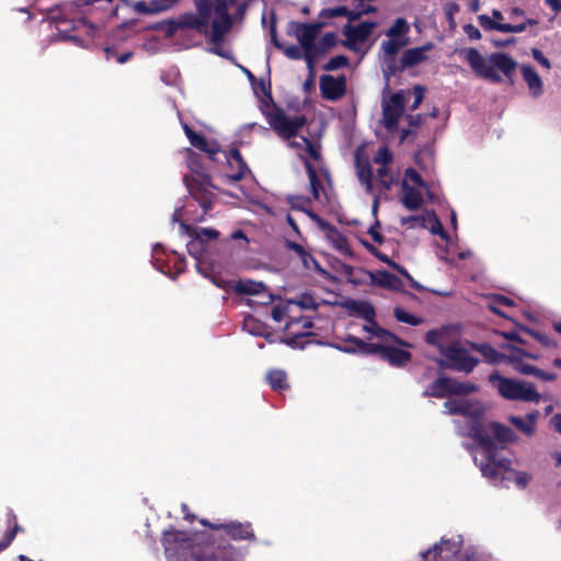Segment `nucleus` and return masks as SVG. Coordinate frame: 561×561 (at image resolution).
Wrapping results in <instances>:
<instances>
[{
    "label": "nucleus",
    "instance_id": "a19ab883",
    "mask_svg": "<svg viewBox=\"0 0 561 561\" xmlns=\"http://www.w3.org/2000/svg\"><path fill=\"white\" fill-rule=\"evenodd\" d=\"M520 331L536 339L543 347L556 348L558 345L553 339L542 332L529 329L527 327H522Z\"/></svg>",
    "mask_w": 561,
    "mask_h": 561
},
{
    "label": "nucleus",
    "instance_id": "4be33fe9",
    "mask_svg": "<svg viewBox=\"0 0 561 561\" xmlns=\"http://www.w3.org/2000/svg\"><path fill=\"white\" fill-rule=\"evenodd\" d=\"M360 244L376 259L379 261L386 263L389 267L397 271L399 274H401L403 277H405L409 282L413 276L408 272L405 267L398 264L393 260H391L387 254L382 253L380 250H378L374 244H371L366 239H359Z\"/></svg>",
    "mask_w": 561,
    "mask_h": 561
},
{
    "label": "nucleus",
    "instance_id": "8fccbe9b",
    "mask_svg": "<svg viewBox=\"0 0 561 561\" xmlns=\"http://www.w3.org/2000/svg\"><path fill=\"white\" fill-rule=\"evenodd\" d=\"M348 65V58L344 55H337L332 58L323 66L327 71H334Z\"/></svg>",
    "mask_w": 561,
    "mask_h": 561
},
{
    "label": "nucleus",
    "instance_id": "20e7f679",
    "mask_svg": "<svg viewBox=\"0 0 561 561\" xmlns=\"http://www.w3.org/2000/svg\"><path fill=\"white\" fill-rule=\"evenodd\" d=\"M463 54L472 71L478 77L493 83L502 81V77L497 73L496 69L506 78H511L517 67V62L505 53H493L488 57V60L483 58L477 48H467Z\"/></svg>",
    "mask_w": 561,
    "mask_h": 561
},
{
    "label": "nucleus",
    "instance_id": "4d7b16f0",
    "mask_svg": "<svg viewBox=\"0 0 561 561\" xmlns=\"http://www.w3.org/2000/svg\"><path fill=\"white\" fill-rule=\"evenodd\" d=\"M404 175L407 179H409L411 182H413L415 185L420 187H427L426 182L423 180L421 174L413 168H408L404 172Z\"/></svg>",
    "mask_w": 561,
    "mask_h": 561
},
{
    "label": "nucleus",
    "instance_id": "39448f33",
    "mask_svg": "<svg viewBox=\"0 0 561 561\" xmlns=\"http://www.w3.org/2000/svg\"><path fill=\"white\" fill-rule=\"evenodd\" d=\"M489 382L505 400L538 403L542 399L536 385L527 380L504 377L494 371L489 376Z\"/></svg>",
    "mask_w": 561,
    "mask_h": 561
},
{
    "label": "nucleus",
    "instance_id": "69168bd1",
    "mask_svg": "<svg viewBox=\"0 0 561 561\" xmlns=\"http://www.w3.org/2000/svg\"><path fill=\"white\" fill-rule=\"evenodd\" d=\"M347 13V8L344 5L323 9L321 15L327 18L344 16Z\"/></svg>",
    "mask_w": 561,
    "mask_h": 561
},
{
    "label": "nucleus",
    "instance_id": "aec40b11",
    "mask_svg": "<svg viewBox=\"0 0 561 561\" xmlns=\"http://www.w3.org/2000/svg\"><path fill=\"white\" fill-rule=\"evenodd\" d=\"M346 342L354 343L356 347L351 346H337V348L345 353H364V354H378L381 358H383V353L387 346L376 343H366L364 340L348 335L346 337Z\"/></svg>",
    "mask_w": 561,
    "mask_h": 561
},
{
    "label": "nucleus",
    "instance_id": "052dcab7",
    "mask_svg": "<svg viewBox=\"0 0 561 561\" xmlns=\"http://www.w3.org/2000/svg\"><path fill=\"white\" fill-rule=\"evenodd\" d=\"M385 104L403 113L404 96L401 92H397L392 94L389 102H386Z\"/></svg>",
    "mask_w": 561,
    "mask_h": 561
},
{
    "label": "nucleus",
    "instance_id": "f8f14e48",
    "mask_svg": "<svg viewBox=\"0 0 561 561\" xmlns=\"http://www.w3.org/2000/svg\"><path fill=\"white\" fill-rule=\"evenodd\" d=\"M460 546L451 539L442 538L439 543L433 546L422 554L423 561H458Z\"/></svg>",
    "mask_w": 561,
    "mask_h": 561
},
{
    "label": "nucleus",
    "instance_id": "9b49d317",
    "mask_svg": "<svg viewBox=\"0 0 561 561\" xmlns=\"http://www.w3.org/2000/svg\"><path fill=\"white\" fill-rule=\"evenodd\" d=\"M360 273L368 277L369 285L377 286L383 289L403 293L410 297L415 298L414 294L404 290V284L397 275L386 270H378L376 272H371L363 268L360 270Z\"/></svg>",
    "mask_w": 561,
    "mask_h": 561
},
{
    "label": "nucleus",
    "instance_id": "a211bd4d",
    "mask_svg": "<svg viewBox=\"0 0 561 561\" xmlns=\"http://www.w3.org/2000/svg\"><path fill=\"white\" fill-rule=\"evenodd\" d=\"M183 129L193 147L206 152L211 160L216 159L215 156L219 152V146L216 141L209 142L204 135L196 133L187 124H183Z\"/></svg>",
    "mask_w": 561,
    "mask_h": 561
},
{
    "label": "nucleus",
    "instance_id": "bf43d9fd",
    "mask_svg": "<svg viewBox=\"0 0 561 561\" xmlns=\"http://www.w3.org/2000/svg\"><path fill=\"white\" fill-rule=\"evenodd\" d=\"M386 64L387 66L386 69H383V75L387 80H389L390 77L396 76L399 71H402L400 66H398L396 58L389 57Z\"/></svg>",
    "mask_w": 561,
    "mask_h": 561
},
{
    "label": "nucleus",
    "instance_id": "b1692460",
    "mask_svg": "<svg viewBox=\"0 0 561 561\" xmlns=\"http://www.w3.org/2000/svg\"><path fill=\"white\" fill-rule=\"evenodd\" d=\"M179 0H151L146 2L144 0L136 1L133 9L138 14H154L172 8Z\"/></svg>",
    "mask_w": 561,
    "mask_h": 561
},
{
    "label": "nucleus",
    "instance_id": "37998d69",
    "mask_svg": "<svg viewBox=\"0 0 561 561\" xmlns=\"http://www.w3.org/2000/svg\"><path fill=\"white\" fill-rule=\"evenodd\" d=\"M394 318L402 323H407L410 325H419L423 322V319L407 312L401 307H396L393 310Z\"/></svg>",
    "mask_w": 561,
    "mask_h": 561
},
{
    "label": "nucleus",
    "instance_id": "ddd939ff",
    "mask_svg": "<svg viewBox=\"0 0 561 561\" xmlns=\"http://www.w3.org/2000/svg\"><path fill=\"white\" fill-rule=\"evenodd\" d=\"M320 92L321 96L328 101H337L346 93V77L341 75L333 77L331 75H322L320 77Z\"/></svg>",
    "mask_w": 561,
    "mask_h": 561
},
{
    "label": "nucleus",
    "instance_id": "f257e3e1",
    "mask_svg": "<svg viewBox=\"0 0 561 561\" xmlns=\"http://www.w3.org/2000/svg\"><path fill=\"white\" fill-rule=\"evenodd\" d=\"M196 13H184L176 20H164L156 23L152 28L164 33L171 38L179 30L191 28L207 37L213 45L211 53L229 58L230 53L221 47L226 34L233 25L226 0H194Z\"/></svg>",
    "mask_w": 561,
    "mask_h": 561
},
{
    "label": "nucleus",
    "instance_id": "7ed1b4c3",
    "mask_svg": "<svg viewBox=\"0 0 561 561\" xmlns=\"http://www.w3.org/2000/svg\"><path fill=\"white\" fill-rule=\"evenodd\" d=\"M473 351L480 353L484 360L489 364H500L507 362L512 367L522 375L534 376L542 381H554L558 376L556 373L545 371L534 365L526 364L524 358L539 359L540 354L530 350L520 348L514 345H502L507 354L500 353L489 343H470Z\"/></svg>",
    "mask_w": 561,
    "mask_h": 561
},
{
    "label": "nucleus",
    "instance_id": "6e6552de",
    "mask_svg": "<svg viewBox=\"0 0 561 561\" xmlns=\"http://www.w3.org/2000/svg\"><path fill=\"white\" fill-rule=\"evenodd\" d=\"M183 181L190 194L199 204L204 213H208L211 209L215 196L211 188H216L211 183V176L206 173H197L194 176H184Z\"/></svg>",
    "mask_w": 561,
    "mask_h": 561
},
{
    "label": "nucleus",
    "instance_id": "f3484780",
    "mask_svg": "<svg viewBox=\"0 0 561 561\" xmlns=\"http://www.w3.org/2000/svg\"><path fill=\"white\" fill-rule=\"evenodd\" d=\"M539 417L540 412L538 410H531L524 417L517 415L508 416V422L525 436L533 437L536 434Z\"/></svg>",
    "mask_w": 561,
    "mask_h": 561
},
{
    "label": "nucleus",
    "instance_id": "f03ea898",
    "mask_svg": "<svg viewBox=\"0 0 561 561\" xmlns=\"http://www.w3.org/2000/svg\"><path fill=\"white\" fill-rule=\"evenodd\" d=\"M468 436L484 453L486 462L480 467L483 477L493 481L514 479L519 489H525L530 483L531 474L513 469L508 458L497 457L499 449H504L506 443H516L518 439L511 427L495 421L483 423L476 419L469 425Z\"/></svg>",
    "mask_w": 561,
    "mask_h": 561
},
{
    "label": "nucleus",
    "instance_id": "cd10ccee",
    "mask_svg": "<svg viewBox=\"0 0 561 561\" xmlns=\"http://www.w3.org/2000/svg\"><path fill=\"white\" fill-rule=\"evenodd\" d=\"M355 167L359 182L365 186V190L370 193L373 191L374 173L368 159L356 157Z\"/></svg>",
    "mask_w": 561,
    "mask_h": 561
},
{
    "label": "nucleus",
    "instance_id": "a878e982",
    "mask_svg": "<svg viewBox=\"0 0 561 561\" xmlns=\"http://www.w3.org/2000/svg\"><path fill=\"white\" fill-rule=\"evenodd\" d=\"M270 33H271V38H272L274 46L278 49H282L286 57H288L289 59H293V60L305 59V50L301 48V46L290 45V46L285 47L278 41L275 21L272 22Z\"/></svg>",
    "mask_w": 561,
    "mask_h": 561
},
{
    "label": "nucleus",
    "instance_id": "f704fd0d",
    "mask_svg": "<svg viewBox=\"0 0 561 561\" xmlns=\"http://www.w3.org/2000/svg\"><path fill=\"white\" fill-rule=\"evenodd\" d=\"M402 114V112L383 104L382 123L385 128L389 131L396 130L398 128V123Z\"/></svg>",
    "mask_w": 561,
    "mask_h": 561
},
{
    "label": "nucleus",
    "instance_id": "603ef678",
    "mask_svg": "<svg viewBox=\"0 0 561 561\" xmlns=\"http://www.w3.org/2000/svg\"><path fill=\"white\" fill-rule=\"evenodd\" d=\"M393 160V154L390 149L386 146L380 147L374 157V162L382 165H388Z\"/></svg>",
    "mask_w": 561,
    "mask_h": 561
},
{
    "label": "nucleus",
    "instance_id": "6ab92c4d",
    "mask_svg": "<svg viewBox=\"0 0 561 561\" xmlns=\"http://www.w3.org/2000/svg\"><path fill=\"white\" fill-rule=\"evenodd\" d=\"M434 48V44L427 42L423 46L409 48L403 51L400 59V69L405 70L424 62L427 59L426 53Z\"/></svg>",
    "mask_w": 561,
    "mask_h": 561
},
{
    "label": "nucleus",
    "instance_id": "9d476101",
    "mask_svg": "<svg viewBox=\"0 0 561 561\" xmlns=\"http://www.w3.org/2000/svg\"><path fill=\"white\" fill-rule=\"evenodd\" d=\"M267 121L271 127L285 139L296 137L298 131L307 124L305 115L289 117L279 107H275L268 114Z\"/></svg>",
    "mask_w": 561,
    "mask_h": 561
},
{
    "label": "nucleus",
    "instance_id": "a18cd8bd",
    "mask_svg": "<svg viewBox=\"0 0 561 561\" xmlns=\"http://www.w3.org/2000/svg\"><path fill=\"white\" fill-rule=\"evenodd\" d=\"M427 216H428L430 221L432 222V226L430 228L431 233L439 236L444 240H448V234L444 230V227H443L439 218L437 217L436 213L431 211L427 214Z\"/></svg>",
    "mask_w": 561,
    "mask_h": 561
},
{
    "label": "nucleus",
    "instance_id": "49530a36",
    "mask_svg": "<svg viewBox=\"0 0 561 561\" xmlns=\"http://www.w3.org/2000/svg\"><path fill=\"white\" fill-rule=\"evenodd\" d=\"M243 329L253 335H262L264 328L262 322L257 321L252 316H248L243 320Z\"/></svg>",
    "mask_w": 561,
    "mask_h": 561
},
{
    "label": "nucleus",
    "instance_id": "0e129e2a",
    "mask_svg": "<svg viewBox=\"0 0 561 561\" xmlns=\"http://www.w3.org/2000/svg\"><path fill=\"white\" fill-rule=\"evenodd\" d=\"M297 305L302 309L316 310L318 308V304L314 301V298L309 294L301 295Z\"/></svg>",
    "mask_w": 561,
    "mask_h": 561
},
{
    "label": "nucleus",
    "instance_id": "5fc2aeb1",
    "mask_svg": "<svg viewBox=\"0 0 561 561\" xmlns=\"http://www.w3.org/2000/svg\"><path fill=\"white\" fill-rule=\"evenodd\" d=\"M301 325V329L304 331H309L313 328V322L309 318L300 317V318H293L286 323V331L291 330L295 325Z\"/></svg>",
    "mask_w": 561,
    "mask_h": 561
},
{
    "label": "nucleus",
    "instance_id": "338daca9",
    "mask_svg": "<svg viewBox=\"0 0 561 561\" xmlns=\"http://www.w3.org/2000/svg\"><path fill=\"white\" fill-rule=\"evenodd\" d=\"M304 266L308 270L310 268H318L319 267V263L318 261L314 259V256L308 252L307 250L304 251V253L301 254V256H299Z\"/></svg>",
    "mask_w": 561,
    "mask_h": 561
},
{
    "label": "nucleus",
    "instance_id": "2f4dec72",
    "mask_svg": "<svg viewBox=\"0 0 561 561\" xmlns=\"http://www.w3.org/2000/svg\"><path fill=\"white\" fill-rule=\"evenodd\" d=\"M264 290L265 285L263 283L252 279H239L233 286V291L239 295H259Z\"/></svg>",
    "mask_w": 561,
    "mask_h": 561
},
{
    "label": "nucleus",
    "instance_id": "c756f323",
    "mask_svg": "<svg viewBox=\"0 0 561 561\" xmlns=\"http://www.w3.org/2000/svg\"><path fill=\"white\" fill-rule=\"evenodd\" d=\"M316 334L311 331L291 332L289 330L287 331V336L283 340V342L293 348L304 350L308 344L311 343L310 337Z\"/></svg>",
    "mask_w": 561,
    "mask_h": 561
},
{
    "label": "nucleus",
    "instance_id": "393cba45",
    "mask_svg": "<svg viewBox=\"0 0 561 561\" xmlns=\"http://www.w3.org/2000/svg\"><path fill=\"white\" fill-rule=\"evenodd\" d=\"M403 197L401 199L403 206L409 210H417L423 204V196L420 191L409 185L407 180L401 183Z\"/></svg>",
    "mask_w": 561,
    "mask_h": 561
},
{
    "label": "nucleus",
    "instance_id": "1a4fd4ad",
    "mask_svg": "<svg viewBox=\"0 0 561 561\" xmlns=\"http://www.w3.org/2000/svg\"><path fill=\"white\" fill-rule=\"evenodd\" d=\"M322 26L323 23L321 22L304 23L291 21L288 23L287 34L296 36L301 48L305 50V61L310 68H312L311 49Z\"/></svg>",
    "mask_w": 561,
    "mask_h": 561
},
{
    "label": "nucleus",
    "instance_id": "412c9836",
    "mask_svg": "<svg viewBox=\"0 0 561 561\" xmlns=\"http://www.w3.org/2000/svg\"><path fill=\"white\" fill-rule=\"evenodd\" d=\"M360 244L376 259L379 261L386 263L389 267L397 271L399 274H401L403 277H405L409 282L413 276L408 272L405 267L398 264L393 260H391L387 254L382 253L380 250H378L374 244H371L366 239H359Z\"/></svg>",
    "mask_w": 561,
    "mask_h": 561
},
{
    "label": "nucleus",
    "instance_id": "58836bf2",
    "mask_svg": "<svg viewBox=\"0 0 561 561\" xmlns=\"http://www.w3.org/2000/svg\"><path fill=\"white\" fill-rule=\"evenodd\" d=\"M191 240L187 242L186 248L190 255H192L196 261L201 262L206 252V245L190 232Z\"/></svg>",
    "mask_w": 561,
    "mask_h": 561
},
{
    "label": "nucleus",
    "instance_id": "6e6d98bb",
    "mask_svg": "<svg viewBox=\"0 0 561 561\" xmlns=\"http://www.w3.org/2000/svg\"><path fill=\"white\" fill-rule=\"evenodd\" d=\"M442 337L443 333L435 329L427 331V333L425 334L426 343L433 346H437L439 351L440 347H445L443 344H440Z\"/></svg>",
    "mask_w": 561,
    "mask_h": 561
},
{
    "label": "nucleus",
    "instance_id": "79ce46f5",
    "mask_svg": "<svg viewBox=\"0 0 561 561\" xmlns=\"http://www.w3.org/2000/svg\"><path fill=\"white\" fill-rule=\"evenodd\" d=\"M410 26L405 19L398 18L391 27L386 32L388 37L399 38L400 36H404L409 33Z\"/></svg>",
    "mask_w": 561,
    "mask_h": 561
},
{
    "label": "nucleus",
    "instance_id": "680f3d73",
    "mask_svg": "<svg viewBox=\"0 0 561 561\" xmlns=\"http://www.w3.org/2000/svg\"><path fill=\"white\" fill-rule=\"evenodd\" d=\"M301 140L306 146V151L309 154V157L318 161L321 158L319 148L316 147V145L306 136H302Z\"/></svg>",
    "mask_w": 561,
    "mask_h": 561
},
{
    "label": "nucleus",
    "instance_id": "0eeeda50",
    "mask_svg": "<svg viewBox=\"0 0 561 561\" xmlns=\"http://www.w3.org/2000/svg\"><path fill=\"white\" fill-rule=\"evenodd\" d=\"M478 390L471 382L457 381L447 376L436 378L423 392L424 397L445 398L447 396H468Z\"/></svg>",
    "mask_w": 561,
    "mask_h": 561
},
{
    "label": "nucleus",
    "instance_id": "4468645a",
    "mask_svg": "<svg viewBox=\"0 0 561 561\" xmlns=\"http://www.w3.org/2000/svg\"><path fill=\"white\" fill-rule=\"evenodd\" d=\"M161 543L168 558L174 557L179 550L190 546V539L185 531L165 530L162 534Z\"/></svg>",
    "mask_w": 561,
    "mask_h": 561
},
{
    "label": "nucleus",
    "instance_id": "774afa93",
    "mask_svg": "<svg viewBox=\"0 0 561 561\" xmlns=\"http://www.w3.org/2000/svg\"><path fill=\"white\" fill-rule=\"evenodd\" d=\"M380 221L376 220L373 226L369 227L368 233L373 238V240L379 244L385 241V237L380 233Z\"/></svg>",
    "mask_w": 561,
    "mask_h": 561
},
{
    "label": "nucleus",
    "instance_id": "7c9ffc66",
    "mask_svg": "<svg viewBox=\"0 0 561 561\" xmlns=\"http://www.w3.org/2000/svg\"><path fill=\"white\" fill-rule=\"evenodd\" d=\"M522 75L534 95L537 96L542 93L541 78L531 66L524 65L522 67Z\"/></svg>",
    "mask_w": 561,
    "mask_h": 561
},
{
    "label": "nucleus",
    "instance_id": "2eb2a0df",
    "mask_svg": "<svg viewBox=\"0 0 561 561\" xmlns=\"http://www.w3.org/2000/svg\"><path fill=\"white\" fill-rule=\"evenodd\" d=\"M376 25L373 21H364L357 25H345L343 28V34L347 38L345 45L352 48L355 43H364L371 35Z\"/></svg>",
    "mask_w": 561,
    "mask_h": 561
},
{
    "label": "nucleus",
    "instance_id": "ea45409f",
    "mask_svg": "<svg viewBox=\"0 0 561 561\" xmlns=\"http://www.w3.org/2000/svg\"><path fill=\"white\" fill-rule=\"evenodd\" d=\"M408 44V38H394L390 37L388 41H383L381 48L388 57L396 58L398 51Z\"/></svg>",
    "mask_w": 561,
    "mask_h": 561
},
{
    "label": "nucleus",
    "instance_id": "09e8293b",
    "mask_svg": "<svg viewBox=\"0 0 561 561\" xmlns=\"http://www.w3.org/2000/svg\"><path fill=\"white\" fill-rule=\"evenodd\" d=\"M374 324V331L373 334L379 339H389L392 342L399 343L401 345H404L401 339H399L396 334L392 332L379 327L377 322L374 320L371 322Z\"/></svg>",
    "mask_w": 561,
    "mask_h": 561
},
{
    "label": "nucleus",
    "instance_id": "c85d7f7f",
    "mask_svg": "<svg viewBox=\"0 0 561 561\" xmlns=\"http://www.w3.org/2000/svg\"><path fill=\"white\" fill-rule=\"evenodd\" d=\"M226 159L228 161V163L231 165L232 161H234L237 164H238V170L237 172L228 175L229 179L232 181V182H238V181H241L245 178L247 173L250 171L248 165H247V162L244 161L241 152L239 149L237 148H232L228 154H226Z\"/></svg>",
    "mask_w": 561,
    "mask_h": 561
},
{
    "label": "nucleus",
    "instance_id": "e433bc0d",
    "mask_svg": "<svg viewBox=\"0 0 561 561\" xmlns=\"http://www.w3.org/2000/svg\"><path fill=\"white\" fill-rule=\"evenodd\" d=\"M304 164H305V168H306L309 181H310V190H311L312 196L314 199H319L320 191L322 190L321 180L319 179L318 173L310 161L305 160Z\"/></svg>",
    "mask_w": 561,
    "mask_h": 561
},
{
    "label": "nucleus",
    "instance_id": "de8ad7c7",
    "mask_svg": "<svg viewBox=\"0 0 561 561\" xmlns=\"http://www.w3.org/2000/svg\"><path fill=\"white\" fill-rule=\"evenodd\" d=\"M193 234L201 239V241L205 244L209 240H216L220 232L215 228H198L193 231Z\"/></svg>",
    "mask_w": 561,
    "mask_h": 561
},
{
    "label": "nucleus",
    "instance_id": "473e14b6",
    "mask_svg": "<svg viewBox=\"0 0 561 561\" xmlns=\"http://www.w3.org/2000/svg\"><path fill=\"white\" fill-rule=\"evenodd\" d=\"M383 359L396 366H402L411 359V353L394 346H387Z\"/></svg>",
    "mask_w": 561,
    "mask_h": 561
},
{
    "label": "nucleus",
    "instance_id": "13d9d810",
    "mask_svg": "<svg viewBox=\"0 0 561 561\" xmlns=\"http://www.w3.org/2000/svg\"><path fill=\"white\" fill-rule=\"evenodd\" d=\"M288 203L290 204L291 208L304 211L306 206L311 203V199L304 196H288Z\"/></svg>",
    "mask_w": 561,
    "mask_h": 561
},
{
    "label": "nucleus",
    "instance_id": "864d4df0",
    "mask_svg": "<svg viewBox=\"0 0 561 561\" xmlns=\"http://www.w3.org/2000/svg\"><path fill=\"white\" fill-rule=\"evenodd\" d=\"M478 20L484 30H494L503 33L504 23L496 22L485 14L479 15Z\"/></svg>",
    "mask_w": 561,
    "mask_h": 561
},
{
    "label": "nucleus",
    "instance_id": "423d86ee",
    "mask_svg": "<svg viewBox=\"0 0 561 561\" xmlns=\"http://www.w3.org/2000/svg\"><path fill=\"white\" fill-rule=\"evenodd\" d=\"M440 354L446 358L438 359L440 367L470 374L479 364V359L469 354L468 350L454 342L446 347H440Z\"/></svg>",
    "mask_w": 561,
    "mask_h": 561
},
{
    "label": "nucleus",
    "instance_id": "dca6fc26",
    "mask_svg": "<svg viewBox=\"0 0 561 561\" xmlns=\"http://www.w3.org/2000/svg\"><path fill=\"white\" fill-rule=\"evenodd\" d=\"M220 530H224L232 540H248L251 542H255L257 540L251 523H241V522H229L222 523Z\"/></svg>",
    "mask_w": 561,
    "mask_h": 561
},
{
    "label": "nucleus",
    "instance_id": "bb28decb",
    "mask_svg": "<svg viewBox=\"0 0 561 561\" xmlns=\"http://www.w3.org/2000/svg\"><path fill=\"white\" fill-rule=\"evenodd\" d=\"M337 44L336 34L333 32L325 33L318 43L314 42L313 48L311 49L312 55V67L316 66V61L319 56L327 54Z\"/></svg>",
    "mask_w": 561,
    "mask_h": 561
},
{
    "label": "nucleus",
    "instance_id": "c03bdc74",
    "mask_svg": "<svg viewBox=\"0 0 561 561\" xmlns=\"http://www.w3.org/2000/svg\"><path fill=\"white\" fill-rule=\"evenodd\" d=\"M377 180L385 191L391 190L396 183L393 175L389 174L388 165H381L379 169H377Z\"/></svg>",
    "mask_w": 561,
    "mask_h": 561
},
{
    "label": "nucleus",
    "instance_id": "c9c22d12",
    "mask_svg": "<svg viewBox=\"0 0 561 561\" xmlns=\"http://www.w3.org/2000/svg\"><path fill=\"white\" fill-rule=\"evenodd\" d=\"M444 407L451 415L468 416L471 414V404L466 400H447Z\"/></svg>",
    "mask_w": 561,
    "mask_h": 561
},
{
    "label": "nucleus",
    "instance_id": "3c124183",
    "mask_svg": "<svg viewBox=\"0 0 561 561\" xmlns=\"http://www.w3.org/2000/svg\"><path fill=\"white\" fill-rule=\"evenodd\" d=\"M401 225L408 226L409 228L420 227V228L424 229V228H426V219L424 216L412 215V216H408V217H402Z\"/></svg>",
    "mask_w": 561,
    "mask_h": 561
},
{
    "label": "nucleus",
    "instance_id": "5701e85b",
    "mask_svg": "<svg viewBox=\"0 0 561 561\" xmlns=\"http://www.w3.org/2000/svg\"><path fill=\"white\" fill-rule=\"evenodd\" d=\"M360 244L376 259L379 261L386 263L389 267L397 271L399 274H401L403 277H405L409 282L413 276L408 272L405 267L398 264L393 260H391L387 254L382 253L380 250H378L374 244H371L366 239H359Z\"/></svg>",
    "mask_w": 561,
    "mask_h": 561
},
{
    "label": "nucleus",
    "instance_id": "e2e57ef3",
    "mask_svg": "<svg viewBox=\"0 0 561 561\" xmlns=\"http://www.w3.org/2000/svg\"><path fill=\"white\" fill-rule=\"evenodd\" d=\"M19 526L15 524L13 528L8 529L3 536V538L0 540V552L7 549L11 542L13 541L14 537L16 536Z\"/></svg>",
    "mask_w": 561,
    "mask_h": 561
},
{
    "label": "nucleus",
    "instance_id": "4c0bfd02",
    "mask_svg": "<svg viewBox=\"0 0 561 561\" xmlns=\"http://www.w3.org/2000/svg\"><path fill=\"white\" fill-rule=\"evenodd\" d=\"M351 310L358 314L360 318L366 320L368 323L375 320V309L374 307L366 301H353L351 305Z\"/></svg>",
    "mask_w": 561,
    "mask_h": 561
},
{
    "label": "nucleus",
    "instance_id": "72a5a7b5",
    "mask_svg": "<svg viewBox=\"0 0 561 561\" xmlns=\"http://www.w3.org/2000/svg\"><path fill=\"white\" fill-rule=\"evenodd\" d=\"M266 379L271 388L275 391H283L289 388L287 375L284 370L272 369L266 374Z\"/></svg>",
    "mask_w": 561,
    "mask_h": 561
}]
</instances>
